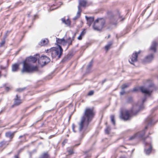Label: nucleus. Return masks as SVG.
Segmentation results:
<instances>
[{"label":"nucleus","mask_w":158,"mask_h":158,"mask_svg":"<svg viewBox=\"0 0 158 158\" xmlns=\"http://www.w3.org/2000/svg\"><path fill=\"white\" fill-rule=\"evenodd\" d=\"M24 89L25 88H19L17 89L16 91L19 92H21L23 91Z\"/></svg>","instance_id":"obj_35"},{"label":"nucleus","mask_w":158,"mask_h":158,"mask_svg":"<svg viewBox=\"0 0 158 158\" xmlns=\"http://www.w3.org/2000/svg\"><path fill=\"white\" fill-rule=\"evenodd\" d=\"M23 68L21 71L22 73H30L37 71L38 68L36 66L31 65L30 63L27 62L25 60L23 62Z\"/></svg>","instance_id":"obj_4"},{"label":"nucleus","mask_w":158,"mask_h":158,"mask_svg":"<svg viewBox=\"0 0 158 158\" xmlns=\"http://www.w3.org/2000/svg\"><path fill=\"white\" fill-rule=\"evenodd\" d=\"M124 19V18H123V19H122L121 20H120V21H123V20Z\"/></svg>","instance_id":"obj_56"},{"label":"nucleus","mask_w":158,"mask_h":158,"mask_svg":"<svg viewBox=\"0 0 158 158\" xmlns=\"http://www.w3.org/2000/svg\"><path fill=\"white\" fill-rule=\"evenodd\" d=\"M106 79H104L102 81V85L103 84V83L106 81Z\"/></svg>","instance_id":"obj_48"},{"label":"nucleus","mask_w":158,"mask_h":158,"mask_svg":"<svg viewBox=\"0 0 158 158\" xmlns=\"http://www.w3.org/2000/svg\"><path fill=\"white\" fill-rule=\"evenodd\" d=\"M146 98H144L143 99V100H142V102L143 103L146 100Z\"/></svg>","instance_id":"obj_47"},{"label":"nucleus","mask_w":158,"mask_h":158,"mask_svg":"<svg viewBox=\"0 0 158 158\" xmlns=\"http://www.w3.org/2000/svg\"><path fill=\"white\" fill-rule=\"evenodd\" d=\"M140 90V87L137 86L133 89L132 91L134 92L138 91L139 90Z\"/></svg>","instance_id":"obj_28"},{"label":"nucleus","mask_w":158,"mask_h":158,"mask_svg":"<svg viewBox=\"0 0 158 158\" xmlns=\"http://www.w3.org/2000/svg\"><path fill=\"white\" fill-rule=\"evenodd\" d=\"M105 23V21L104 19H97L94 22L93 28L95 30L100 31L104 27Z\"/></svg>","instance_id":"obj_5"},{"label":"nucleus","mask_w":158,"mask_h":158,"mask_svg":"<svg viewBox=\"0 0 158 158\" xmlns=\"http://www.w3.org/2000/svg\"><path fill=\"white\" fill-rule=\"evenodd\" d=\"M38 58L32 56H30L26 58L25 61L29 63L31 62L32 63H35L37 60Z\"/></svg>","instance_id":"obj_10"},{"label":"nucleus","mask_w":158,"mask_h":158,"mask_svg":"<svg viewBox=\"0 0 158 158\" xmlns=\"http://www.w3.org/2000/svg\"><path fill=\"white\" fill-rule=\"evenodd\" d=\"M110 127L107 126L105 130V132L107 134H109V133L110 131Z\"/></svg>","instance_id":"obj_27"},{"label":"nucleus","mask_w":158,"mask_h":158,"mask_svg":"<svg viewBox=\"0 0 158 158\" xmlns=\"http://www.w3.org/2000/svg\"><path fill=\"white\" fill-rule=\"evenodd\" d=\"M81 9L79 6H78V10L76 16L73 18L74 20H76L79 18L81 15Z\"/></svg>","instance_id":"obj_15"},{"label":"nucleus","mask_w":158,"mask_h":158,"mask_svg":"<svg viewBox=\"0 0 158 158\" xmlns=\"http://www.w3.org/2000/svg\"><path fill=\"white\" fill-rule=\"evenodd\" d=\"M59 48H52L48 51L47 50V52L51 55L53 58H55L58 56V58H60L62 54L63 49L60 46L58 45Z\"/></svg>","instance_id":"obj_3"},{"label":"nucleus","mask_w":158,"mask_h":158,"mask_svg":"<svg viewBox=\"0 0 158 158\" xmlns=\"http://www.w3.org/2000/svg\"><path fill=\"white\" fill-rule=\"evenodd\" d=\"M132 100V98L131 97L129 98L128 99L127 102H130Z\"/></svg>","instance_id":"obj_39"},{"label":"nucleus","mask_w":158,"mask_h":158,"mask_svg":"<svg viewBox=\"0 0 158 158\" xmlns=\"http://www.w3.org/2000/svg\"><path fill=\"white\" fill-rule=\"evenodd\" d=\"M50 61V59L46 56H43L40 57L38 59V62L41 63H44L46 64Z\"/></svg>","instance_id":"obj_7"},{"label":"nucleus","mask_w":158,"mask_h":158,"mask_svg":"<svg viewBox=\"0 0 158 158\" xmlns=\"http://www.w3.org/2000/svg\"><path fill=\"white\" fill-rule=\"evenodd\" d=\"M148 125H147L145 127L144 129L142 131L139 132L135 135H134L133 136L129 138V140H131L134 139L135 137H138L140 138H141L142 140H143L144 142V143L146 145H147V143L146 142H145L146 139L147 138V136L146 137H144V135L145 134L146 131H147L148 130Z\"/></svg>","instance_id":"obj_6"},{"label":"nucleus","mask_w":158,"mask_h":158,"mask_svg":"<svg viewBox=\"0 0 158 158\" xmlns=\"http://www.w3.org/2000/svg\"><path fill=\"white\" fill-rule=\"evenodd\" d=\"M73 41V40L70 37H69L66 40L67 44H68V46L67 48H68L70 45H72Z\"/></svg>","instance_id":"obj_21"},{"label":"nucleus","mask_w":158,"mask_h":158,"mask_svg":"<svg viewBox=\"0 0 158 158\" xmlns=\"http://www.w3.org/2000/svg\"><path fill=\"white\" fill-rule=\"evenodd\" d=\"M86 33V32L85 31V29H84L83 31L81 32L80 35H81L82 37H83L84 35Z\"/></svg>","instance_id":"obj_33"},{"label":"nucleus","mask_w":158,"mask_h":158,"mask_svg":"<svg viewBox=\"0 0 158 158\" xmlns=\"http://www.w3.org/2000/svg\"><path fill=\"white\" fill-rule=\"evenodd\" d=\"M140 51H139L138 52H135L133 53L131 57V60H129V61L130 63L132 64H133V62H135L137 61V58L138 57V55L139 54Z\"/></svg>","instance_id":"obj_8"},{"label":"nucleus","mask_w":158,"mask_h":158,"mask_svg":"<svg viewBox=\"0 0 158 158\" xmlns=\"http://www.w3.org/2000/svg\"><path fill=\"white\" fill-rule=\"evenodd\" d=\"M82 36L81 35L78 37L77 39L79 40H81L82 39Z\"/></svg>","instance_id":"obj_40"},{"label":"nucleus","mask_w":158,"mask_h":158,"mask_svg":"<svg viewBox=\"0 0 158 158\" xmlns=\"http://www.w3.org/2000/svg\"><path fill=\"white\" fill-rule=\"evenodd\" d=\"M144 152L146 154H148V149H144Z\"/></svg>","instance_id":"obj_43"},{"label":"nucleus","mask_w":158,"mask_h":158,"mask_svg":"<svg viewBox=\"0 0 158 158\" xmlns=\"http://www.w3.org/2000/svg\"><path fill=\"white\" fill-rule=\"evenodd\" d=\"M19 65L17 64H15L12 66V71L13 72H17L19 68Z\"/></svg>","instance_id":"obj_16"},{"label":"nucleus","mask_w":158,"mask_h":158,"mask_svg":"<svg viewBox=\"0 0 158 158\" xmlns=\"http://www.w3.org/2000/svg\"><path fill=\"white\" fill-rule=\"evenodd\" d=\"M80 144V143H79V144H76V145H75V146H77L79 145Z\"/></svg>","instance_id":"obj_55"},{"label":"nucleus","mask_w":158,"mask_h":158,"mask_svg":"<svg viewBox=\"0 0 158 158\" xmlns=\"http://www.w3.org/2000/svg\"><path fill=\"white\" fill-rule=\"evenodd\" d=\"M15 158H19L18 155H15Z\"/></svg>","instance_id":"obj_49"},{"label":"nucleus","mask_w":158,"mask_h":158,"mask_svg":"<svg viewBox=\"0 0 158 158\" xmlns=\"http://www.w3.org/2000/svg\"><path fill=\"white\" fill-rule=\"evenodd\" d=\"M68 152L69 154H72L73 153V149H70L68 150Z\"/></svg>","instance_id":"obj_37"},{"label":"nucleus","mask_w":158,"mask_h":158,"mask_svg":"<svg viewBox=\"0 0 158 158\" xmlns=\"http://www.w3.org/2000/svg\"><path fill=\"white\" fill-rule=\"evenodd\" d=\"M62 90H60L59 91H62Z\"/></svg>","instance_id":"obj_57"},{"label":"nucleus","mask_w":158,"mask_h":158,"mask_svg":"<svg viewBox=\"0 0 158 158\" xmlns=\"http://www.w3.org/2000/svg\"><path fill=\"white\" fill-rule=\"evenodd\" d=\"M48 41L47 39H45L42 40L39 43V44L41 46H43L46 45L48 43Z\"/></svg>","instance_id":"obj_18"},{"label":"nucleus","mask_w":158,"mask_h":158,"mask_svg":"<svg viewBox=\"0 0 158 158\" xmlns=\"http://www.w3.org/2000/svg\"><path fill=\"white\" fill-rule=\"evenodd\" d=\"M6 142L3 140L0 142V147H2L3 145H5Z\"/></svg>","instance_id":"obj_31"},{"label":"nucleus","mask_w":158,"mask_h":158,"mask_svg":"<svg viewBox=\"0 0 158 158\" xmlns=\"http://www.w3.org/2000/svg\"><path fill=\"white\" fill-rule=\"evenodd\" d=\"M152 120L151 119H149V122H148V123H149V125L150 124H151L152 123Z\"/></svg>","instance_id":"obj_44"},{"label":"nucleus","mask_w":158,"mask_h":158,"mask_svg":"<svg viewBox=\"0 0 158 158\" xmlns=\"http://www.w3.org/2000/svg\"><path fill=\"white\" fill-rule=\"evenodd\" d=\"M76 33H74V34L73 35V36H72V40H74V39L75 38V37L76 36Z\"/></svg>","instance_id":"obj_41"},{"label":"nucleus","mask_w":158,"mask_h":158,"mask_svg":"<svg viewBox=\"0 0 158 158\" xmlns=\"http://www.w3.org/2000/svg\"><path fill=\"white\" fill-rule=\"evenodd\" d=\"M112 44V43L110 42L109 43L108 45H106L105 47V49L107 51L108 50V49H110Z\"/></svg>","instance_id":"obj_26"},{"label":"nucleus","mask_w":158,"mask_h":158,"mask_svg":"<svg viewBox=\"0 0 158 158\" xmlns=\"http://www.w3.org/2000/svg\"><path fill=\"white\" fill-rule=\"evenodd\" d=\"M94 116V113L93 108H87L85 109L84 115L81 118L80 122L78 123L80 131H81L84 127H87L88 125Z\"/></svg>","instance_id":"obj_1"},{"label":"nucleus","mask_w":158,"mask_h":158,"mask_svg":"<svg viewBox=\"0 0 158 158\" xmlns=\"http://www.w3.org/2000/svg\"><path fill=\"white\" fill-rule=\"evenodd\" d=\"M49 156L47 153H45L40 156L39 158H48Z\"/></svg>","instance_id":"obj_22"},{"label":"nucleus","mask_w":158,"mask_h":158,"mask_svg":"<svg viewBox=\"0 0 158 158\" xmlns=\"http://www.w3.org/2000/svg\"><path fill=\"white\" fill-rule=\"evenodd\" d=\"M85 18L87 20V24L89 26H90L94 21V17H88L87 16H85Z\"/></svg>","instance_id":"obj_11"},{"label":"nucleus","mask_w":158,"mask_h":158,"mask_svg":"<svg viewBox=\"0 0 158 158\" xmlns=\"http://www.w3.org/2000/svg\"><path fill=\"white\" fill-rule=\"evenodd\" d=\"M116 22H117V21L115 23H112V24H116L117 23Z\"/></svg>","instance_id":"obj_51"},{"label":"nucleus","mask_w":158,"mask_h":158,"mask_svg":"<svg viewBox=\"0 0 158 158\" xmlns=\"http://www.w3.org/2000/svg\"><path fill=\"white\" fill-rule=\"evenodd\" d=\"M130 85L128 84H125L122 85V89L123 90L125 88H126L129 87Z\"/></svg>","instance_id":"obj_25"},{"label":"nucleus","mask_w":158,"mask_h":158,"mask_svg":"<svg viewBox=\"0 0 158 158\" xmlns=\"http://www.w3.org/2000/svg\"><path fill=\"white\" fill-rule=\"evenodd\" d=\"M87 2L85 0H81L79 2V5L80 7V6H85Z\"/></svg>","instance_id":"obj_19"},{"label":"nucleus","mask_w":158,"mask_h":158,"mask_svg":"<svg viewBox=\"0 0 158 158\" xmlns=\"http://www.w3.org/2000/svg\"><path fill=\"white\" fill-rule=\"evenodd\" d=\"M61 20L63 23H64L67 26H69L70 25V21L68 19L66 20L65 18H63L61 19Z\"/></svg>","instance_id":"obj_20"},{"label":"nucleus","mask_w":158,"mask_h":158,"mask_svg":"<svg viewBox=\"0 0 158 158\" xmlns=\"http://www.w3.org/2000/svg\"><path fill=\"white\" fill-rule=\"evenodd\" d=\"M157 45V43L155 42H153L152 46L150 48V51L155 52H156V47Z\"/></svg>","instance_id":"obj_17"},{"label":"nucleus","mask_w":158,"mask_h":158,"mask_svg":"<svg viewBox=\"0 0 158 158\" xmlns=\"http://www.w3.org/2000/svg\"><path fill=\"white\" fill-rule=\"evenodd\" d=\"M110 37V35H109L108 36V38H109Z\"/></svg>","instance_id":"obj_53"},{"label":"nucleus","mask_w":158,"mask_h":158,"mask_svg":"<svg viewBox=\"0 0 158 158\" xmlns=\"http://www.w3.org/2000/svg\"><path fill=\"white\" fill-rule=\"evenodd\" d=\"M155 89V86L152 81L149 80V96L151 93Z\"/></svg>","instance_id":"obj_9"},{"label":"nucleus","mask_w":158,"mask_h":158,"mask_svg":"<svg viewBox=\"0 0 158 158\" xmlns=\"http://www.w3.org/2000/svg\"><path fill=\"white\" fill-rule=\"evenodd\" d=\"M64 38L60 39L59 38H56V41L57 43L58 44H62V42H63V40H64Z\"/></svg>","instance_id":"obj_24"},{"label":"nucleus","mask_w":158,"mask_h":158,"mask_svg":"<svg viewBox=\"0 0 158 158\" xmlns=\"http://www.w3.org/2000/svg\"><path fill=\"white\" fill-rule=\"evenodd\" d=\"M75 125L74 124H72V129L73 130V131L74 132H76V131L74 130V128H75Z\"/></svg>","instance_id":"obj_38"},{"label":"nucleus","mask_w":158,"mask_h":158,"mask_svg":"<svg viewBox=\"0 0 158 158\" xmlns=\"http://www.w3.org/2000/svg\"><path fill=\"white\" fill-rule=\"evenodd\" d=\"M71 116H70L69 117V120H70V118H71Z\"/></svg>","instance_id":"obj_54"},{"label":"nucleus","mask_w":158,"mask_h":158,"mask_svg":"<svg viewBox=\"0 0 158 158\" xmlns=\"http://www.w3.org/2000/svg\"><path fill=\"white\" fill-rule=\"evenodd\" d=\"M16 132V131H14L13 132L10 131L7 132L5 134V136L6 137L10 138L11 139L14 136Z\"/></svg>","instance_id":"obj_14"},{"label":"nucleus","mask_w":158,"mask_h":158,"mask_svg":"<svg viewBox=\"0 0 158 158\" xmlns=\"http://www.w3.org/2000/svg\"><path fill=\"white\" fill-rule=\"evenodd\" d=\"M152 148V147L151 146V145H150V148H149V150H148V151H149V152H150L151 151V149Z\"/></svg>","instance_id":"obj_46"},{"label":"nucleus","mask_w":158,"mask_h":158,"mask_svg":"<svg viewBox=\"0 0 158 158\" xmlns=\"http://www.w3.org/2000/svg\"><path fill=\"white\" fill-rule=\"evenodd\" d=\"M140 91L145 95L148 94V89L145 86H140Z\"/></svg>","instance_id":"obj_12"},{"label":"nucleus","mask_w":158,"mask_h":158,"mask_svg":"<svg viewBox=\"0 0 158 158\" xmlns=\"http://www.w3.org/2000/svg\"><path fill=\"white\" fill-rule=\"evenodd\" d=\"M93 61V60H92L91 61L89 62V64L88 66L87 69H89L92 66Z\"/></svg>","instance_id":"obj_30"},{"label":"nucleus","mask_w":158,"mask_h":158,"mask_svg":"<svg viewBox=\"0 0 158 158\" xmlns=\"http://www.w3.org/2000/svg\"><path fill=\"white\" fill-rule=\"evenodd\" d=\"M23 137V136L22 135H20V136H19V138H21L22 137Z\"/></svg>","instance_id":"obj_52"},{"label":"nucleus","mask_w":158,"mask_h":158,"mask_svg":"<svg viewBox=\"0 0 158 158\" xmlns=\"http://www.w3.org/2000/svg\"><path fill=\"white\" fill-rule=\"evenodd\" d=\"M91 156L90 154H89L88 156H87V157H90Z\"/></svg>","instance_id":"obj_50"},{"label":"nucleus","mask_w":158,"mask_h":158,"mask_svg":"<svg viewBox=\"0 0 158 158\" xmlns=\"http://www.w3.org/2000/svg\"><path fill=\"white\" fill-rule=\"evenodd\" d=\"M94 93V91H91L89 92L88 95L89 96L92 95Z\"/></svg>","instance_id":"obj_36"},{"label":"nucleus","mask_w":158,"mask_h":158,"mask_svg":"<svg viewBox=\"0 0 158 158\" xmlns=\"http://www.w3.org/2000/svg\"><path fill=\"white\" fill-rule=\"evenodd\" d=\"M125 91L123 89V90L120 93V94L121 95H123L124 94H125Z\"/></svg>","instance_id":"obj_42"},{"label":"nucleus","mask_w":158,"mask_h":158,"mask_svg":"<svg viewBox=\"0 0 158 158\" xmlns=\"http://www.w3.org/2000/svg\"><path fill=\"white\" fill-rule=\"evenodd\" d=\"M6 36L5 37V38L3 40H2V42L0 43V47L2 46L5 43V39L6 38Z\"/></svg>","instance_id":"obj_32"},{"label":"nucleus","mask_w":158,"mask_h":158,"mask_svg":"<svg viewBox=\"0 0 158 158\" xmlns=\"http://www.w3.org/2000/svg\"><path fill=\"white\" fill-rule=\"evenodd\" d=\"M110 119L111 122L114 125H115V122L114 119V116L113 115H111L110 116Z\"/></svg>","instance_id":"obj_23"},{"label":"nucleus","mask_w":158,"mask_h":158,"mask_svg":"<svg viewBox=\"0 0 158 158\" xmlns=\"http://www.w3.org/2000/svg\"><path fill=\"white\" fill-rule=\"evenodd\" d=\"M153 59V54H151L150 56H149V62L152 61Z\"/></svg>","instance_id":"obj_29"},{"label":"nucleus","mask_w":158,"mask_h":158,"mask_svg":"<svg viewBox=\"0 0 158 158\" xmlns=\"http://www.w3.org/2000/svg\"><path fill=\"white\" fill-rule=\"evenodd\" d=\"M137 110H135V106H134L133 108L131 110H128L125 109H122L120 110V118L124 121L129 120L132 114H135L138 112L139 109H141L140 106H138V105H136Z\"/></svg>","instance_id":"obj_2"},{"label":"nucleus","mask_w":158,"mask_h":158,"mask_svg":"<svg viewBox=\"0 0 158 158\" xmlns=\"http://www.w3.org/2000/svg\"><path fill=\"white\" fill-rule=\"evenodd\" d=\"M61 44L64 46L66 45L67 44V43H66V40L64 39V40H63V42H62V43Z\"/></svg>","instance_id":"obj_34"},{"label":"nucleus","mask_w":158,"mask_h":158,"mask_svg":"<svg viewBox=\"0 0 158 158\" xmlns=\"http://www.w3.org/2000/svg\"><path fill=\"white\" fill-rule=\"evenodd\" d=\"M22 101L20 99V97H19L17 95H16V98L15 99L14 105L18 106L22 103Z\"/></svg>","instance_id":"obj_13"},{"label":"nucleus","mask_w":158,"mask_h":158,"mask_svg":"<svg viewBox=\"0 0 158 158\" xmlns=\"http://www.w3.org/2000/svg\"><path fill=\"white\" fill-rule=\"evenodd\" d=\"M5 90L7 91H8L9 89H10V88L8 87H6L5 88Z\"/></svg>","instance_id":"obj_45"}]
</instances>
